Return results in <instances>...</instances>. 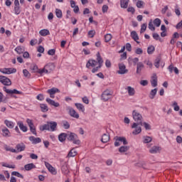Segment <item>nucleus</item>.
I'll return each mask as SVG.
<instances>
[{
	"mask_svg": "<svg viewBox=\"0 0 182 182\" xmlns=\"http://www.w3.org/2000/svg\"><path fill=\"white\" fill-rule=\"evenodd\" d=\"M132 117L134 120L132 129H135L132 132V134H134L135 136L137 134H140L141 133V127L139 126H143V116L137 109H134L132 111Z\"/></svg>",
	"mask_w": 182,
	"mask_h": 182,
	"instance_id": "obj_1",
	"label": "nucleus"
},
{
	"mask_svg": "<svg viewBox=\"0 0 182 182\" xmlns=\"http://www.w3.org/2000/svg\"><path fill=\"white\" fill-rule=\"evenodd\" d=\"M90 66L91 68H94L92 70V73H96V72H98L99 69H100L103 66V58H102L100 52H97V60H89L87 61L86 64V68H87V69H90Z\"/></svg>",
	"mask_w": 182,
	"mask_h": 182,
	"instance_id": "obj_2",
	"label": "nucleus"
},
{
	"mask_svg": "<svg viewBox=\"0 0 182 182\" xmlns=\"http://www.w3.org/2000/svg\"><path fill=\"white\" fill-rule=\"evenodd\" d=\"M58 127V122H47V124L41 126L40 130L43 132L48 130V132H56Z\"/></svg>",
	"mask_w": 182,
	"mask_h": 182,
	"instance_id": "obj_3",
	"label": "nucleus"
},
{
	"mask_svg": "<svg viewBox=\"0 0 182 182\" xmlns=\"http://www.w3.org/2000/svg\"><path fill=\"white\" fill-rule=\"evenodd\" d=\"M67 139L68 141H73V144H80V140L77 138V135L73 132L67 134Z\"/></svg>",
	"mask_w": 182,
	"mask_h": 182,
	"instance_id": "obj_4",
	"label": "nucleus"
},
{
	"mask_svg": "<svg viewBox=\"0 0 182 182\" xmlns=\"http://www.w3.org/2000/svg\"><path fill=\"white\" fill-rule=\"evenodd\" d=\"M111 96H112V91L109 90H105L101 95V99L102 100H103V102H107V100L110 99Z\"/></svg>",
	"mask_w": 182,
	"mask_h": 182,
	"instance_id": "obj_5",
	"label": "nucleus"
},
{
	"mask_svg": "<svg viewBox=\"0 0 182 182\" xmlns=\"http://www.w3.org/2000/svg\"><path fill=\"white\" fill-rule=\"evenodd\" d=\"M26 123L28 126L30 127V132H31L35 136H37L38 134L36 133V128L33 124V121H32V119H27Z\"/></svg>",
	"mask_w": 182,
	"mask_h": 182,
	"instance_id": "obj_6",
	"label": "nucleus"
},
{
	"mask_svg": "<svg viewBox=\"0 0 182 182\" xmlns=\"http://www.w3.org/2000/svg\"><path fill=\"white\" fill-rule=\"evenodd\" d=\"M0 82L4 86H11V85H12V82L11 81V79L4 75H0Z\"/></svg>",
	"mask_w": 182,
	"mask_h": 182,
	"instance_id": "obj_7",
	"label": "nucleus"
},
{
	"mask_svg": "<svg viewBox=\"0 0 182 182\" xmlns=\"http://www.w3.org/2000/svg\"><path fill=\"white\" fill-rule=\"evenodd\" d=\"M1 73L4 75H11V73H16V70L15 68H0Z\"/></svg>",
	"mask_w": 182,
	"mask_h": 182,
	"instance_id": "obj_8",
	"label": "nucleus"
},
{
	"mask_svg": "<svg viewBox=\"0 0 182 182\" xmlns=\"http://www.w3.org/2000/svg\"><path fill=\"white\" fill-rule=\"evenodd\" d=\"M3 90L6 92V93H7L8 95H22L23 94L22 92L18 91L16 89L9 90L6 88V87H4Z\"/></svg>",
	"mask_w": 182,
	"mask_h": 182,
	"instance_id": "obj_9",
	"label": "nucleus"
},
{
	"mask_svg": "<svg viewBox=\"0 0 182 182\" xmlns=\"http://www.w3.org/2000/svg\"><path fill=\"white\" fill-rule=\"evenodd\" d=\"M119 70L117 71V73L119 75H125V73H127L129 70L126 69V65L124 63H119Z\"/></svg>",
	"mask_w": 182,
	"mask_h": 182,
	"instance_id": "obj_10",
	"label": "nucleus"
},
{
	"mask_svg": "<svg viewBox=\"0 0 182 182\" xmlns=\"http://www.w3.org/2000/svg\"><path fill=\"white\" fill-rule=\"evenodd\" d=\"M67 110H68L69 112V114L70 116H71V117H74L75 119H79V114H77V112H76V110H75V109L68 107L67 108Z\"/></svg>",
	"mask_w": 182,
	"mask_h": 182,
	"instance_id": "obj_11",
	"label": "nucleus"
},
{
	"mask_svg": "<svg viewBox=\"0 0 182 182\" xmlns=\"http://www.w3.org/2000/svg\"><path fill=\"white\" fill-rule=\"evenodd\" d=\"M48 68H53V63L47 64L46 65H45L44 68H43L42 70L38 69V73H40L41 75H43V73H49V71L47 70Z\"/></svg>",
	"mask_w": 182,
	"mask_h": 182,
	"instance_id": "obj_12",
	"label": "nucleus"
},
{
	"mask_svg": "<svg viewBox=\"0 0 182 182\" xmlns=\"http://www.w3.org/2000/svg\"><path fill=\"white\" fill-rule=\"evenodd\" d=\"M160 151H161V147L159 146H154L149 149L151 154H157V153H160Z\"/></svg>",
	"mask_w": 182,
	"mask_h": 182,
	"instance_id": "obj_13",
	"label": "nucleus"
},
{
	"mask_svg": "<svg viewBox=\"0 0 182 182\" xmlns=\"http://www.w3.org/2000/svg\"><path fill=\"white\" fill-rule=\"evenodd\" d=\"M17 126H18L20 130H21V132H23V133H26V132H28V127L23 124V122L18 121L17 122Z\"/></svg>",
	"mask_w": 182,
	"mask_h": 182,
	"instance_id": "obj_14",
	"label": "nucleus"
},
{
	"mask_svg": "<svg viewBox=\"0 0 182 182\" xmlns=\"http://www.w3.org/2000/svg\"><path fill=\"white\" fill-rule=\"evenodd\" d=\"M45 164H46V167H47L48 170L50 171V173H51V174H54V175L57 174L58 172L56 171V169L53 166H52V165H50L48 162H46Z\"/></svg>",
	"mask_w": 182,
	"mask_h": 182,
	"instance_id": "obj_15",
	"label": "nucleus"
},
{
	"mask_svg": "<svg viewBox=\"0 0 182 182\" xmlns=\"http://www.w3.org/2000/svg\"><path fill=\"white\" fill-rule=\"evenodd\" d=\"M29 140L30 141L32 142L33 144H38V143H41L42 142V139H41V138L39 137H35L33 136H29Z\"/></svg>",
	"mask_w": 182,
	"mask_h": 182,
	"instance_id": "obj_16",
	"label": "nucleus"
},
{
	"mask_svg": "<svg viewBox=\"0 0 182 182\" xmlns=\"http://www.w3.org/2000/svg\"><path fill=\"white\" fill-rule=\"evenodd\" d=\"M1 134L3 136V137H11V132H9V129H8V128H6V127H4L2 129H1Z\"/></svg>",
	"mask_w": 182,
	"mask_h": 182,
	"instance_id": "obj_17",
	"label": "nucleus"
},
{
	"mask_svg": "<svg viewBox=\"0 0 182 182\" xmlns=\"http://www.w3.org/2000/svg\"><path fill=\"white\" fill-rule=\"evenodd\" d=\"M46 102L48 103V105H50V106H54V107H59L60 106V104L59 102H55V100H51L50 98H46Z\"/></svg>",
	"mask_w": 182,
	"mask_h": 182,
	"instance_id": "obj_18",
	"label": "nucleus"
},
{
	"mask_svg": "<svg viewBox=\"0 0 182 182\" xmlns=\"http://www.w3.org/2000/svg\"><path fill=\"white\" fill-rule=\"evenodd\" d=\"M143 69H144V64H143L142 62H139L136 64V73H137V75H140V73H141V70H143Z\"/></svg>",
	"mask_w": 182,
	"mask_h": 182,
	"instance_id": "obj_19",
	"label": "nucleus"
},
{
	"mask_svg": "<svg viewBox=\"0 0 182 182\" xmlns=\"http://www.w3.org/2000/svg\"><path fill=\"white\" fill-rule=\"evenodd\" d=\"M151 85L152 87H156L157 86V75H153L151 80Z\"/></svg>",
	"mask_w": 182,
	"mask_h": 182,
	"instance_id": "obj_20",
	"label": "nucleus"
},
{
	"mask_svg": "<svg viewBox=\"0 0 182 182\" xmlns=\"http://www.w3.org/2000/svg\"><path fill=\"white\" fill-rule=\"evenodd\" d=\"M110 140V134L109 133L104 134L102 136L101 141L102 143H107Z\"/></svg>",
	"mask_w": 182,
	"mask_h": 182,
	"instance_id": "obj_21",
	"label": "nucleus"
},
{
	"mask_svg": "<svg viewBox=\"0 0 182 182\" xmlns=\"http://www.w3.org/2000/svg\"><path fill=\"white\" fill-rule=\"evenodd\" d=\"M4 124L9 129H14V127H15V123H14V122H12V121H9L8 119L4 120Z\"/></svg>",
	"mask_w": 182,
	"mask_h": 182,
	"instance_id": "obj_22",
	"label": "nucleus"
},
{
	"mask_svg": "<svg viewBox=\"0 0 182 182\" xmlns=\"http://www.w3.org/2000/svg\"><path fill=\"white\" fill-rule=\"evenodd\" d=\"M66 139H68V134L66 133H61L58 135V140L61 143H63Z\"/></svg>",
	"mask_w": 182,
	"mask_h": 182,
	"instance_id": "obj_23",
	"label": "nucleus"
},
{
	"mask_svg": "<svg viewBox=\"0 0 182 182\" xmlns=\"http://www.w3.org/2000/svg\"><path fill=\"white\" fill-rule=\"evenodd\" d=\"M131 38H132L133 40L135 41V42H136V43H140V42H139V35H137V32L133 31L131 32Z\"/></svg>",
	"mask_w": 182,
	"mask_h": 182,
	"instance_id": "obj_24",
	"label": "nucleus"
},
{
	"mask_svg": "<svg viewBox=\"0 0 182 182\" xmlns=\"http://www.w3.org/2000/svg\"><path fill=\"white\" fill-rule=\"evenodd\" d=\"M24 168L26 171H31L32 168H36V166L33 164H28L24 166Z\"/></svg>",
	"mask_w": 182,
	"mask_h": 182,
	"instance_id": "obj_25",
	"label": "nucleus"
},
{
	"mask_svg": "<svg viewBox=\"0 0 182 182\" xmlns=\"http://www.w3.org/2000/svg\"><path fill=\"white\" fill-rule=\"evenodd\" d=\"M47 93L50 95H55V93H60V90L56 87H53L47 90Z\"/></svg>",
	"mask_w": 182,
	"mask_h": 182,
	"instance_id": "obj_26",
	"label": "nucleus"
},
{
	"mask_svg": "<svg viewBox=\"0 0 182 182\" xmlns=\"http://www.w3.org/2000/svg\"><path fill=\"white\" fill-rule=\"evenodd\" d=\"M61 171L63 174H68L70 173L69 168L68 167V164H64L61 167Z\"/></svg>",
	"mask_w": 182,
	"mask_h": 182,
	"instance_id": "obj_27",
	"label": "nucleus"
},
{
	"mask_svg": "<svg viewBox=\"0 0 182 182\" xmlns=\"http://www.w3.org/2000/svg\"><path fill=\"white\" fill-rule=\"evenodd\" d=\"M16 149L17 150V153H19V151H23L26 149V146L23 144H18L16 146Z\"/></svg>",
	"mask_w": 182,
	"mask_h": 182,
	"instance_id": "obj_28",
	"label": "nucleus"
},
{
	"mask_svg": "<svg viewBox=\"0 0 182 182\" xmlns=\"http://www.w3.org/2000/svg\"><path fill=\"white\" fill-rule=\"evenodd\" d=\"M77 154V151H76V150H75V149H72L69 151V153H68L67 157H68V159H70V157H75V156H76Z\"/></svg>",
	"mask_w": 182,
	"mask_h": 182,
	"instance_id": "obj_29",
	"label": "nucleus"
},
{
	"mask_svg": "<svg viewBox=\"0 0 182 182\" xmlns=\"http://www.w3.org/2000/svg\"><path fill=\"white\" fill-rule=\"evenodd\" d=\"M127 90H128V95L129 96H134L136 93V90H134V88L132 87L131 86H128L127 87Z\"/></svg>",
	"mask_w": 182,
	"mask_h": 182,
	"instance_id": "obj_30",
	"label": "nucleus"
},
{
	"mask_svg": "<svg viewBox=\"0 0 182 182\" xmlns=\"http://www.w3.org/2000/svg\"><path fill=\"white\" fill-rule=\"evenodd\" d=\"M121 8L126 9L129 6V0H121L120 1Z\"/></svg>",
	"mask_w": 182,
	"mask_h": 182,
	"instance_id": "obj_31",
	"label": "nucleus"
},
{
	"mask_svg": "<svg viewBox=\"0 0 182 182\" xmlns=\"http://www.w3.org/2000/svg\"><path fill=\"white\" fill-rule=\"evenodd\" d=\"M117 141H121V143H123L124 146L126 144H128L129 142H127V139H126V137L124 136H117Z\"/></svg>",
	"mask_w": 182,
	"mask_h": 182,
	"instance_id": "obj_32",
	"label": "nucleus"
},
{
	"mask_svg": "<svg viewBox=\"0 0 182 182\" xmlns=\"http://www.w3.org/2000/svg\"><path fill=\"white\" fill-rule=\"evenodd\" d=\"M75 106L80 112H82V113L85 112V106H83L81 103H75Z\"/></svg>",
	"mask_w": 182,
	"mask_h": 182,
	"instance_id": "obj_33",
	"label": "nucleus"
},
{
	"mask_svg": "<svg viewBox=\"0 0 182 182\" xmlns=\"http://www.w3.org/2000/svg\"><path fill=\"white\" fill-rule=\"evenodd\" d=\"M39 33L41 36H48V35H50V32L48 29L41 30Z\"/></svg>",
	"mask_w": 182,
	"mask_h": 182,
	"instance_id": "obj_34",
	"label": "nucleus"
},
{
	"mask_svg": "<svg viewBox=\"0 0 182 182\" xmlns=\"http://www.w3.org/2000/svg\"><path fill=\"white\" fill-rule=\"evenodd\" d=\"M40 107H41V112H43V113H46V112H48V110H49V108L48 107V105L46 104H41Z\"/></svg>",
	"mask_w": 182,
	"mask_h": 182,
	"instance_id": "obj_35",
	"label": "nucleus"
},
{
	"mask_svg": "<svg viewBox=\"0 0 182 182\" xmlns=\"http://www.w3.org/2000/svg\"><path fill=\"white\" fill-rule=\"evenodd\" d=\"M16 52L18 54V55H22V53H23V52H25V48H23V47H21V46H17L15 48Z\"/></svg>",
	"mask_w": 182,
	"mask_h": 182,
	"instance_id": "obj_36",
	"label": "nucleus"
},
{
	"mask_svg": "<svg viewBox=\"0 0 182 182\" xmlns=\"http://www.w3.org/2000/svg\"><path fill=\"white\" fill-rule=\"evenodd\" d=\"M156 95H157V88H154V90H151L149 94V98L154 99Z\"/></svg>",
	"mask_w": 182,
	"mask_h": 182,
	"instance_id": "obj_37",
	"label": "nucleus"
},
{
	"mask_svg": "<svg viewBox=\"0 0 182 182\" xmlns=\"http://www.w3.org/2000/svg\"><path fill=\"white\" fill-rule=\"evenodd\" d=\"M129 149H130V147L127 146H122L121 147H119V153H126V151H129Z\"/></svg>",
	"mask_w": 182,
	"mask_h": 182,
	"instance_id": "obj_38",
	"label": "nucleus"
},
{
	"mask_svg": "<svg viewBox=\"0 0 182 182\" xmlns=\"http://www.w3.org/2000/svg\"><path fill=\"white\" fill-rule=\"evenodd\" d=\"M129 63H132V62L134 64V66H136V65L139 63V58H129Z\"/></svg>",
	"mask_w": 182,
	"mask_h": 182,
	"instance_id": "obj_39",
	"label": "nucleus"
},
{
	"mask_svg": "<svg viewBox=\"0 0 182 182\" xmlns=\"http://www.w3.org/2000/svg\"><path fill=\"white\" fill-rule=\"evenodd\" d=\"M154 25H155V26L159 28V26H160V25H161V20H160V18H155L154 20Z\"/></svg>",
	"mask_w": 182,
	"mask_h": 182,
	"instance_id": "obj_40",
	"label": "nucleus"
},
{
	"mask_svg": "<svg viewBox=\"0 0 182 182\" xmlns=\"http://www.w3.org/2000/svg\"><path fill=\"white\" fill-rule=\"evenodd\" d=\"M155 48L154 46H150L147 48V53L148 55H152L153 52H154Z\"/></svg>",
	"mask_w": 182,
	"mask_h": 182,
	"instance_id": "obj_41",
	"label": "nucleus"
},
{
	"mask_svg": "<svg viewBox=\"0 0 182 182\" xmlns=\"http://www.w3.org/2000/svg\"><path fill=\"white\" fill-rule=\"evenodd\" d=\"M55 15L57 16V18H62L63 14H62V10L59 9H55Z\"/></svg>",
	"mask_w": 182,
	"mask_h": 182,
	"instance_id": "obj_42",
	"label": "nucleus"
},
{
	"mask_svg": "<svg viewBox=\"0 0 182 182\" xmlns=\"http://www.w3.org/2000/svg\"><path fill=\"white\" fill-rule=\"evenodd\" d=\"M112 34H109V33L106 34L105 36V42L106 43L110 42V41H112Z\"/></svg>",
	"mask_w": 182,
	"mask_h": 182,
	"instance_id": "obj_43",
	"label": "nucleus"
},
{
	"mask_svg": "<svg viewBox=\"0 0 182 182\" xmlns=\"http://www.w3.org/2000/svg\"><path fill=\"white\" fill-rule=\"evenodd\" d=\"M161 59L160 58H156L155 61H154V66L156 67L157 68H160V62Z\"/></svg>",
	"mask_w": 182,
	"mask_h": 182,
	"instance_id": "obj_44",
	"label": "nucleus"
},
{
	"mask_svg": "<svg viewBox=\"0 0 182 182\" xmlns=\"http://www.w3.org/2000/svg\"><path fill=\"white\" fill-rule=\"evenodd\" d=\"M152 36H153L154 39H155V41H159L160 42H161V38H160V35H159V33H154L152 34Z\"/></svg>",
	"mask_w": 182,
	"mask_h": 182,
	"instance_id": "obj_45",
	"label": "nucleus"
},
{
	"mask_svg": "<svg viewBox=\"0 0 182 182\" xmlns=\"http://www.w3.org/2000/svg\"><path fill=\"white\" fill-rule=\"evenodd\" d=\"M11 176H16V177H18L19 178H23V175L18 171H13Z\"/></svg>",
	"mask_w": 182,
	"mask_h": 182,
	"instance_id": "obj_46",
	"label": "nucleus"
},
{
	"mask_svg": "<svg viewBox=\"0 0 182 182\" xmlns=\"http://www.w3.org/2000/svg\"><path fill=\"white\" fill-rule=\"evenodd\" d=\"M30 69L33 70L34 73H38L39 72V68H38V65H33L30 67Z\"/></svg>",
	"mask_w": 182,
	"mask_h": 182,
	"instance_id": "obj_47",
	"label": "nucleus"
},
{
	"mask_svg": "<svg viewBox=\"0 0 182 182\" xmlns=\"http://www.w3.org/2000/svg\"><path fill=\"white\" fill-rule=\"evenodd\" d=\"M23 75L25 77H31V73L26 69L23 70Z\"/></svg>",
	"mask_w": 182,
	"mask_h": 182,
	"instance_id": "obj_48",
	"label": "nucleus"
},
{
	"mask_svg": "<svg viewBox=\"0 0 182 182\" xmlns=\"http://www.w3.org/2000/svg\"><path fill=\"white\" fill-rule=\"evenodd\" d=\"M172 106H173V110H175V112H178V110H180V107L177 104V102H174L173 103Z\"/></svg>",
	"mask_w": 182,
	"mask_h": 182,
	"instance_id": "obj_49",
	"label": "nucleus"
},
{
	"mask_svg": "<svg viewBox=\"0 0 182 182\" xmlns=\"http://www.w3.org/2000/svg\"><path fill=\"white\" fill-rule=\"evenodd\" d=\"M149 29H150V31H156V28L154 27V25H153L152 20H151L149 23Z\"/></svg>",
	"mask_w": 182,
	"mask_h": 182,
	"instance_id": "obj_50",
	"label": "nucleus"
},
{
	"mask_svg": "<svg viewBox=\"0 0 182 182\" xmlns=\"http://www.w3.org/2000/svg\"><path fill=\"white\" fill-rule=\"evenodd\" d=\"M153 139L150 136H145L144 137V143L147 144L151 142Z\"/></svg>",
	"mask_w": 182,
	"mask_h": 182,
	"instance_id": "obj_51",
	"label": "nucleus"
},
{
	"mask_svg": "<svg viewBox=\"0 0 182 182\" xmlns=\"http://www.w3.org/2000/svg\"><path fill=\"white\" fill-rule=\"evenodd\" d=\"M143 5H144V1L141 0H138L136 2L137 8H143Z\"/></svg>",
	"mask_w": 182,
	"mask_h": 182,
	"instance_id": "obj_52",
	"label": "nucleus"
},
{
	"mask_svg": "<svg viewBox=\"0 0 182 182\" xmlns=\"http://www.w3.org/2000/svg\"><path fill=\"white\" fill-rule=\"evenodd\" d=\"M56 53V50L55 48L50 49L48 51V55L50 56H53Z\"/></svg>",
	"mask_w": 182,
	"mask_h": 182,
	"instance_id": "obj_53",
	"label": "nucleus"
},
{
	"mask_svg": "<svg viewBox=\"0 0 182 182\" xmlns=\"http://www.w3.org/2000/svg\"><path fill=\"white\" fill-rule=\"evenodd\" d=\"M147 29V23H143L141 27V33H143Z\"/></svg>",
	"mask_w": 182,
	"mask_h": 182,
	"instance_id": "obj_54",
	"label": "nucleus"
},
{
	"mask_svg": "<svg viewBox=\"0 0 182 182\" xmlns=\"http://www.w3.org/2000/svg\"><path fill=\"white\" fill-rule=\"evenodd\" d=\"M135 53L136 55H143V49L138 48L135 50Z\"/></svg>",
	"mask_w": 182,
	"mask_h": 182,
	"instance_id": "obj_55",
	"label": "nucleus"
},
{
	"mask_svg": "<svg viewBox=\"0 0 182 182\" xmlns=\"http://www.w3.org/2000/svg\"><path fill=\"white\" fill-rule=\"evenodd\" d=\"M14 14L16 15H19V14H21V8L19 6L14 7Z\"/></svg>",
	"mask_w": 182,
	"mask_h": 182,
	"instance_id": "obj_56",
	"label": "nucleus"
},
{
	"mask_svg": "<svg viewBox=\"0 0 182 182\" xmlns=\"http://www.w3.org/2000/svg\"><path fill=\"white\" fill-rule=\"evenodd\" d=\"M37 100H40L42 102V100H45V97H43V94H38L36 97Z\"/></svg>",
	"mask_w": 182,
	"mask_h": 182,
	"instance_id": "obj_57",
	"label": "nucleus"
},
{
	"mask_svg": "<svg viewBox=\"0 0 182 182\" xmlns=\"http://www.w3.org/2000/svg\"><path fill=\"white\" fill-rule=\"evenodd\" d=\"M142 126L144 127L146 130H150L151 129V127H150V124H149L147 122L142 123Z\"/></svg>",
	"mask_w": 182,
	"mask_h": 182,
	"instance_id": "obj_58",
	"label": "nucleus"
},
{
	"mask_svg": "<svg viewBox=\"0 0 182 182\" xmlns=\"http://www.w3.org/2000/svg\"><path fill=\"white\" fill-rule=\"evenodd\" d=\"M144 63H146V65H147L150 68H153V63L150 60H145Z\"/></svg>",
	"mask_w": 182,
	"mask_h": 182,
	"instance_id": "obj_59",
	"label": "nucleus"
},
{
	"mask_svg": "<svg viewBox=\"0 0 182 182\" xmlns=\"http://www.w3.org/2000/svg\"><path fill=\"white\" fill-rule=\"evenodd\" d=\"M96 35V31L95 30H91L88 32V36H90V38H93Z\"/></svg>",
	"mask_w": 182,
	"mask_h": 182,
	"instance_id": "obj_60",
	"label": "nucleus"
},
{
	"mask_svg": "<svg viewBox=\"0 0 182 182\" xmlns=\"http://www.w3.org/2000/svg\"><path fill=\"white\" fill-rule=\"evenodd\" d=\"M37 50L39 52V53H43V52H45V48H43L42 46H38Z\"/></svg>",
	"mask_w": 182,
	"mask_h": 182,
	"instance_id": "obj_61",
	"label": "nucleus"
},
{
	"mask_svg": "<svg viewBox=\"0 0 182 182\" xmlns=\"http://www.w3.org/2000/svg\"><path fill=\"white\" fill-rule=\"evenodd\" d=\"M140 85H141V86H147V85H149V81L146 80H142L140 82Z\"/></svg>",
	"mask_w": 182,
	"mask_h": 182,
	"instance_id": "obj_62",
	"label": "nucleus"
},
{
	"mask_svg": "<svg viewBox=\"0 0 182 182\" xmlns=\"http://www.w3.org/2000/svg\"><path fill=\"white\" fill-rule=\"evenodd\" d=\"M108 9H109V6H107V5L102 6V13L103 14H106V12H107Z\"/></svg>",
	"mask_w": 182,
	"mask_h": 182,
	"instance_id": "obj_63",
	"label": "nucleus"
},
{
	"mask_svg": "<svg viewBox=\"0 0 182 182\" xmlns=\"http://www.w3.org/2000/svg\"><path fill=\"white\" fill-rule=\"evenodd\" d=\"M126 49L128 50V52H132V44L129 43L126 44Z\"/></svg>",
	"mask_w": 182,
	"mask_h": 182,
	"instance_id": "obj_64",
	"label": "nucleus"
}]
</instances>
